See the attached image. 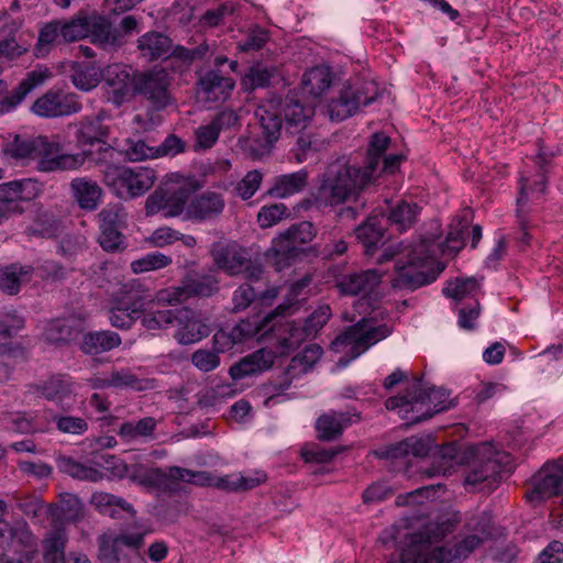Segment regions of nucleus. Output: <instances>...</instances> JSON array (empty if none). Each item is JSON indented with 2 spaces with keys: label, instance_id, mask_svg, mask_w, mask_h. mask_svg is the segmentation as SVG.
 I'll return each mask as SVG.
<instances>
[{
  "label": "nucleus",
  "instance_id": "f257e3e1",
  "mask_svg": "<svg viewBox=\"0 0 563 563\" xmlns=\"http://www.w3.org/2000/svg\"><path fill=\"white\" fill-rule=\"evenodd\" d=\"M432 228L434 232L423 235L417 244L399 242L384 251V260H395L396 286L415 289L434 282L445 268L439 256H454L463 247L467 220L452 223L445 241L441 243H434L439 238V224L434 222Z\"/></svg>",
  "mask_w": 563,
  "mask_h": 563
},
{
  "label": "nucleus",
  "instance_id": "f03ea898",
  "mask_svg": "<svg viewBox=\"0 0 563 563\" xmlns=\"http://www.w3.org/2000/svg\"><path fill=\"white\" fill-rule=\"evenodd\" d=\"M390 139L375 133L368 144L363 169L355 167L344 157L329 164L322 176L317 199L324 206H336L358 196L369 184L384 174H394L402 159L401 155H384Z\"/></svg>",
  "mask_w": 563,
  "mask_h": 563
},
{
  "label": "nucleus",
  "instance_id": "7ed1b4c3",
  "mask_svg": "<svg viewBox=\"0 0 563 563\" xmlns=\"http://www.w3.org/2000/svg\"><path fill=\"white\" fill-rule=\"evenodd\" d=\"M3 153L7 157L22 165L37 161V168L42 172L77 169L87 158L85 152L62 153L58 144L48 143L42 136L19 134L8 136L3 144Z\"/></svg>",
  "mask_w": 563,
  "mask_h": 563
},
{
  "label": "nucleus",
  "instance_id": "20e7f679",
  "mask_svg": "<svg viewBox=\"0 0 563 563\" xmlns=\"http://www.w3.org/2000/svg\"><path fill=\"white\" fill-rule=\"evenodd\" d=\"M137 21L133 15L124 16L114 24L102 15L78 16L60 24V36L65 42H75L90 37L91 42L107 47H118L125 43L126 36L136 30Z\"/></svg>",
  "mask_w": 563,
  "mask_h": 563
},
{
  "label": "nucleus",
  "instance_id": "39448f33",
  "mask_svg": "<svg viewBox=\"0 0 563 563\" xmlns=\"http://www.w3.org/2000/svg\"><path fill=\"white\" fill-rule=\"evenodd\" d=\"M452 406L450 395L444 388L428 387L421 380H415L407 387L404 396L389 397L387 410H398L401 419L410 423L427 420Z\"/></svg>",
  "mask_w": 563,
  "mask_h": 563
},
{
  "label": "nucleus",
  "instance_id": "423d86ee",
  "mask_svg": "<svg viewBox=\"0 0 563 563\" xmlns=\"http://www.w3.org/2000/svg\"><path fill=\"white\" fill-rule=\"evenodd\" d=\"M471 457L464 486L470 492H492L503 473L510 472V456L496 450L489 443H482L467 450Z\"/></svg>",
  "mask_w": 563,
  "mask_h": 563
},
{
  "label": "nucleus",
  "instance_id": "0eeeda50",
  "mask_svg": "<svg viewBox=\"0 0 563 563\" xmlns=\"http://www.w3.org/2000/svg\"><path fill=\"white\" fill-rule=\"evenodd\" d=\"M390 333L391 328L387 324L374 325L371 319L363 317L332 342V350L342 354L336 361V366L339 368L347 366L353 360L362 355L372 345L386 339Z\"/></svg>",
  "mask_w": 563,
  "mask_h": 563
},
{
  "label": "nucleus",
  "instance_id": "6e6552de",
  "mask_svg": "<svg viewBox=\"0 0 563 563\" xmlns=\"http://www.w3.org/2000/svg\"><path fill=\"white\" fill-rule=\"evenodd\" d=\"M0 563H40L36 539L24 521H0Z\"/></svg>",
  "mask_w": 563,
  "mask_h": 563
},
{
  "label": "nucleus",
  "instance_id": "1a4fd4ad",
  "mask_svg": "<svg viewBox=\"0 0 563 563\" xmlns=\"http://www.w3.org/2000/svg\"><path fill=\"white\" fill-rule=\"evenodd\" d=\"M49 515L55 523L43 540V558L45 563H65V547L67 543L66 530L57 526V521H74L80 515V503L67 495L57 505L48 507Z\"/></svg>",
  "mask_w": 563,
  "mask_h": 563
},
{
  "label": "nucleus",
  "instance_id": "9d476101",
  "mask_svg": "<svg viewBox=\"0 0 563 563\" xmlns=\"http://www.w3.org/2000/svg\"><path fill=\"white\" fill-rule=\"evenodd\" d=\"M101 174L103 183L123 199L142 196L155 181L154 170L145 167L106 165Z\"/></svg>",
  "mask_w": 563,
  "mask_h": 563
},
{
  "label": "nucleus",
  "instance_id": "9b49d317",
  "mask_svg": "<svg viewBox=\"0 0 563 563\" xmlns=\"http://www.w3.org/2000/svg\"><path fill=\"white\" fill-rule=\"evenodd\" d=\"M316 235L312 223L302 221L292 224L273 240L271 252L273 265L277 271L289 265V261L298 255L300 246L309 243Z\"/></svg>",
  "mask_w": 563,
  "mask_h": 563
},
{
  "label": "nucleus",
  "instance_id": "f8f14e48",
  "mask_svg": "<svg viewBox=\"0 0 563 563\" xmlns=\"http://www.w3.org/2000/svg\"><path fill=\"white\" fill-rule=\"evenodd\" d=\"M211 255L218 268L229 275L244 274L249 279H258L262 275V267L254 264L247 252L236 244L216 243L212 245Z\"/></svg>",
  "mask_w": 563,
  "mask_h": 563
},
{
  "label": "nucleus",
  "instance_id": "ddd939ff",
  "mask_svg": "<svg viewBox=\"0 0 563 563\" xmlns=\"http://www.w3.org/2000/svg\"><path fill=\"white\" fill-rule=\"evenodd\" d=\"M382 273L377 269H367L358 273L345 274L335 282L339 292L346 296H358L362 298L355 305L360 314H366L371 307L369 297L379 285Z\"/></svg>",
  "mask_w": 563,
  "mask_h": 563
},
{
  "label": "nucleus",
  "instance_id": "4468645a",
  "mask_svg": "<svg viewBox=\"0 0 563 563\" xmlns=\"http://www.w3.org/2000/svg\"><path fill=\"white\" fill-rule=\"evenodd\" d=\"M169 85V75L164 69L155 68L133 77V90L148 100L156 110L164 109L172 103Z\"/></svg>",
  "mask_w": 563,
  "mask_h": 563
},
{
  "label": "nucleus",
  "instance_id": "2eb2a0df",
  "mask_svg": "<svg viewBox=\"0 0 563 563\" xmlns=\"http://www.w3.org/2000/svg\"><path fill=\"white\" fill-rule=\"evenodd\" d=\"M376 88L373 85L362 89L351 86L342 88L328 103L331 121H343L356 113L361 106H368L375 100Z\"/></svg>",
  "mask_w": 563,
  "mask_h": 563
},
{
  "label": "nucleus",
  "instance_id": "dca6fc26",
  "mask_svg": "<svg viewBox=\"0 0 563 563\" xmlns=\"http://www.w3.org/2000/svg\"><path fill=\"white\" fill-rule=\"evenodd\" d=\"M81 106L77 96L63 89H49L32 104V112L42 118H56L78 112Z\"/></svg>",
  "mask_w": 563,
  "mask_h": 563
},
{
  "label": "nucleus",
  "instance_id": "f3484780",
  "mask_svg": "<svg viewBox=\"0 0 563 563\" xmlns=\"http://www.w3.org/2000/svg\"><path fill=\"white\" fill-rule=\"evenodd\" d=\"M218 289V282L209 275H190L180 285L161 289V300L181 303L194 297H209Z\"/></svg>",
  "mask_w": 563,
  "mask_h": 563
},
{
  "label": "nucleus",
  "instance_id": "a211bd4d",
  "mask_svg": "<svg viewBox=\"0 0 563 563\" xmlns=\"http://www.w3.org/2000/svg\"><path fill=\"white\" fill-rule=\"evenodd\" d=\"M161 290L150 300H142L140 297V320L142 327L147 331H162L170 328L177 319L174 310L168 306L177 305L176 301H163L159 298Z\"/></svg>",
  "mask_w": 563,
  "mask_h": 563
},
{
  "label": "nucleus",
  "instance_id": "6ab92c4d",
  "mask_svg": "<svg viewBox=\"0 0 563 563\" xmlns=\"http://www.w3.org/2000/svg\"><path fill=\"white\" fill-rule=\"evenodd\" d=\"M532 489L527 493V498L539 501L553 496L562 498L563 490V464H545L532 478Z\"/></svg>",
  "mask_w": 563,
  "mask_h": 563
},
{
  "label": "nucleus",
  "instance_id": "aec40b11",
  "mask_svg": "<svg viewBox=\"0 0 563 563\" xmlns=\"http://www.w3.org/2000/svg\"><path fill=\"white\" fill-rule=\"evenodd\" d=\"M107 86V99L109 102L120 107L125 102L133 90V78L131 69L122 64L109 65L102 75Z\"/></svg>",
  "mask_w": 563,
  "mask_h": 563
},
{
  "label": "nucleus",
  "instance_id": "412c9836",
  "mask_svg": "<svg viewBox=\"0 0 563 563\" xmlns=\"http://www.w3.org/2000/svg\"><path fill=\"white\" fill-rule=\"evenodd\" d=\"M169 479L191 483L201 486H216L227 490H239L240 474H230L223 477H211L207 472H195L187 468L172 466L167 471Z\"/></svg>",
  "mask_w": 563,
  "mask_h": 563
},
{
  "label": "nucleus",
  "instance_id": "4be33fe9",
  "mask_svg": "<svg viewBox=\"0 0 563 563\" xmlns=\"http://www.w3.org/2000/svg\"><path fill=\"white\" fill-rule=\"evenodd\" d=\"M176 321L174 338L181 345L198 343L211 332L208 320L195 311H186Z\"/></svg>",
  "mask_w": 563,
  "mask_h": 563
},
{
  "label": "nucleus",
  "instance_id": "5701e85b",
  "mask_svg": "<svg viewBox=\"0 0 563 563\" xmlns=\"http://www.w3.org/2000/svg\"><path fill=\"white\" fill-rule=\"evenodd\" d=\"M331 317V308L328 305L318 307L310 317L305 321L302 329L295 325H287L289 336L283 338L280 344L285 349H294L300 342L310 335H316L317 332L328 322Z\"/></svg>",
  "mask_w": 563,
  "mask_h": 563
},
{
  "label": "nucleus",
  "instance_id": "b1692460",
  "mask_svg": "<svg viewBox=\"0 0 563 563\" xmlns=\"http://www.w3.org/2000/svg\"><path fill=\"white\" fill-rule=\"evenodd\" d=\"M86 316L82 313L69 314L51 321L45 330L44 338L51 343H65L76 339L85 329Z\"/></svg>",
  "mask_w": 563,
  "mask_h": 563
},
{
  "label": "nucleus",
  "instance_id": "393cba45",
  "mask_svg": "<svg viewBox=\"0 0 563 563\" xmlns=\"http://www.w3.org/2000/svg\"><path fill=\"white\" fill-rule=\"evenodd\" d=\"M261 329L256 322L250 320H242L231 329H221L212 338L214 350L220 353L230 351L235 345L258 334Z\"/></svg>",
  "mask_w": 563,
  "mask_h": 563
},
{
  "label": "nucleus",
  "instance_id": "a878e982",
  "mask_svg": "<svg viewBox=\"0 0 563 563\" xmlns=\"http://www.w3.org/2000/svg\"><path fill=\"white\" fill-rule=\"evenodd\" d=\"M223 197L213 191H206L192 198L187 207V220L207 221L220 216L224 209Z\"/></svg>",
  "mask_w": 563,
  "mask_h": 563
},
{
  "label": "nucleus",
  "instance_id": "bb28decb",
  "mask_svg": "<svg viewBox=\"0 0 563 563\" xmlns=\"http://www.w3.org/2000/svg\"><path fill=\"white\" fill-rule=\"evenodd\" d=\"M234 81L221 76L218 71L209 70L200 77L198 82V97L206 102L224 101L232 91Z\"/></svg>",
  "mask_w": 563,
  "mask_h": 563
},
{
  "label": "nucleus",
  "instance_id": "cd10ccee",
  "mask_svg": "<svg viewBox=\"0 0 563 563\" xmlns=\"http://www.w3.org/2000/svg\"><path fill=\"white\" fill-rule=\"evenodd\" d=\"M71 198L85 211H95L102 201L103 190L88 177H76L69 184Z\"/></svg>",
  "mask_w": 563,
  "mask_h": 563
},
{
  "label": "nucleus",
  "instance_id": "c85d7f7f",
  "mask_svg": "<svg viewBox=\"0 0 563 563\" xmlns=\"http://www.w3.org/2000/svg\"><path fill=\"white\" fill-rule=\"evenodd\" d=\"M143 542V534L141 533H122L114 534L111 531L104 532L98 537V558L104 563H115L117 545H125L128 549L136 550Z\"/></svg>",
  "mask_w": 563,
  "mask_h": 563
},
{
  "label": "nucleus",
  "instance_id": "c756f323",
  "mask_svg": "<svg viewBox=\"0 0 563 563\" xmlns=\"http://www.w3.org/2000/svg\"><path fill=\"white\" fill-rule=\"evenodd\" d=\"M41 395L63 410H69L74 404V383L67 376H53L40 387Z\"/></svg>",
  "mask_w": 563,
  "mask_h": 563
},
{
  "label": "nucleus",
  "instance_id": "7c9ffc66",
  "mask_svg": "<svg viewBox=\"0 0 563 563\" xmlns=\"http://www.w3.org/2000/svg\"><path fill=\"white\" fill-rule=\"evenodd\" d=\"M275 360V353L267 349H260L252 354L243 357L240 362L230 367L229 374L234 380L246 376L262 373L272 367Z\"/></svg>",
  "mask_w": 563,
  "mask_h": 563
},
{
  "label": "nucleus",
  "instance_id": "2f4dec72",
  "mask_svg": "<svg viewBox=\"0 0 563 563\" xmlns=\"http://www.w3.org/2000/svg\"><path fill=\"white\" fill-rule=\"evenodd\" d=\"M537 177H538V179L534 180L533 187L530 185V181L528 178L522 177L520 179L519 197L517 198V205H518L517 218H518V223H519V225L521 228V232H522V234L520 236V241L525 244L529 243V234L527 232L528 221L526 219L523 206L526 205V202L528 201L530 196L533 198H538L539 196L544 194L545 187H547L544 173L543 172L539 173Z\"/></svg>",
  "mask_w": 563,
  "mask_h": 563
},
{
  "label": "nucleus",
  "instance_id": "473e14b6",
  "mask_svg": "<svg viewBox=\"0 0 563 563\" xmlns=\"http://www.w3.org/2000/svg\"><path fill=\"white\" fill-rule=\"evenodd\" d=\"M52 73L46 67H36L30 71L20 85L3 99V107L11 110L20 104L24 98L36 87L49 79Z\"/></svg>",
  "mask_w": 563,
  "mask_h": 563
},
{
  "label": "nucleus",
  "instance_id": "72a5a7b5",
  "mask_svg": "<svg viewBox=\"0 0 563 563\" xmlns=\"http://www.w3.org/2000/svg\"><path fill=\"white\" fill-rule=\"evenodd\" d=\"M140 296L129 297L117 302L109 311V321L118 329H130L140 319Z\"/></svg>",
  "mask_w": 563,
  "mask_h": 563
},
{
  "label": "nucleus",
  "instance_id": "f704fd0d",
  "mask_svg": "<svg viewBox=\"0 0 563 563\" xmlns=\"http://www.w3.org/2000/svg\"><path fill=\"white\" fill-rule=\"evenodd\" d=\"M32 277L33 267L30 265L12 264L0 268V290L8 295H15Z\"/></svg>",
  "mask_w": 563,
  "mask_h": 563
},
{
  "label": "nucleus",
  "instance_id": "c9c22d12",
  "mask_svg": "<svg viewBox=\"0 0 563 563\" xmlns=\"http://www.w3.org/2000/svg\"><path fill=\"white\" fill-rule=\"evenodd\" d=\"M121 338L112 331H95L84 334L81 350L89 355H98L118 347Z\"/></svg>",
  "mask_w": 563,
  "mask_h": 563
},
{
  "label": "nucleus",
  "instance_id": "e433bc0d",
  "mask_svg": "<svg viewBox=\"0 0 563 563\" xmlns=\"http://www.w3.org/2000/svg\"><path fill=\"white\" fill-rule=\"evenodd\" d=\"M357 420L356 415L351 416L344 412L323 415L317 420L316 424L319 438L322 440H332L341 434L344 428Z\"/></svg>",
  "mask_w": 563,
  "mask_h": 563
},
{
  "label": "nucleus",
  "instance_id": "4c0bfd02",
  "mask_svg": "<svg viewBox=\"0 0 563 563\" xmlns=\"http://www.w3.org/2000/svg\"><path fill=\"white\" fill-rule=\"evenodd\" d=\"M385 224L383 216H373L356 229V236L363 243L366 254H372L383 240Z\"/></svg>",
  "mask_w": 563,
  "mask_h": 563
},
{
  "label": "nucleus",
  "instance_id": "58836bf2",
  "mask_svg": "<svg viewBox=\"0 0 563 563\" xmlns=\"http://www.w3.org/2000/svg\"><path fill=\"white\" fill-rule=\"evenodd\" d=\"M137 48L148 60L165 57L172 48L170 40L162 33L148 32L137 40Z\"/></svg>",
  "mask_w": 563,
  "mask_h": 563
},
{
  "label": "nucleus",
  "instance_id": "ea45409f",
  "mask_svg": "<svg viewBox=\"0 0 563 563\" xmlns=\"http://www.w3.org/2000/svg\"><path fill=\"white\" fill-rule=\"evenodd\" d=\"M308 180V173L301 169L296 173L280 175L275 178L273 187L268 194L276 198H287L301 191Z\"/></svg>",
  "mask_w": 563,
  "mask_h": 563
},
{
  "label": "nucleus",
  "instance_id": "a19ab883",
  "mask_svg": "<svg viewBox=\"0 0 563 563\" xmlns=\"http://www.w3.org/2000/svg\"><path fill=\"white\" fill-rule=\"evenodd\" d=\"M283 113L288 128L303 130L311 121L314 110L311 106H305L298 100L288 98L283 107Z\"/></svg>",
  "mask_w": 563,
  "mask_h": 563
},
{
  "label": "nucleus",
  "instance_id": "79ce46f5",
  "mask_svg": "<svg viewBox=\"0 0 563 563\" xmlns=\"http://www.w3.org/2000/svg\"><path fill=\"white\" fill-rule=\"evenodd\" d=\"M60 232V222L49 210L38 208L33 223L29 227V235L52 239Z\"/></svg>",
  "mask_w": 563,
  "mask_h": 563
},
{
  "label": "nucleus",
  "instance_id": "37998d69",
  "mask_svg": "<svg viewBox=\"0 0 563 563\" xmlns=\"http://www.w3.org/2000/svg\"><path fill=\"white\" fill-rule=\"evenodd\" d=\"M103 71L92 63L75 64L71 68V81L77 89L89 91L98 86Z\"/></svg>",
  "mask_w": 563,
  "mask_h": 563
},
{
  "label": "nucleus",
  "instance_id": "c03bdc74",
  "mask_svg": "<svg viewBox=\"0 0 563 563\" xmlns=\"http://www.w3.org/2000/svg\"><path fill=\"white\" fill-rule=\"evenodd\" d=\"M43 418L46 420L47 428L51 422H55L57 430L62 433L80 435L88 430V422L80 417L57 415L49 409H43Z\"/></svg>",
  "mask_w": 563,
  "mask_h": 563
},
{
  "label": "nucleus",
  "instance_id": "a18cd8bd",
  "mask_svg": "<svg viewBox=\"0 0 563 563\" xmlns=\"http://www.w3.org/2000/svg\"><path fill=\"white\" fill-rule=\"evenodd\" d=\"M10 423V428L19 433L45 432L47 430L43 410L15 413L11 417Z\"/></svg>",
  "mask_w": 563,
  "mask_h": 563
},
{
  "label": "nucleus",
  "instance_id": "49530a36",
  "mask_svg": "<svg viewBox=\"0 0 563 563\" xmlns=\"http://www.w3.org/2000/svg\"><path fill=\"white\" fill-rule=\"evenodd\" d=\"M255 114L260 120L267 142H275L279 137L282 129V119L275 106L272 102L263 104L258 107Z\"/></svg>",
  "mask_w": 563,
  "mask_h": 563
},
{
  "label": "nucleus",
  "instance_id": "de8ad7c7",
  "mask_svg": "<svg viewBox=\"0 0 563 563\" xmlns=\"http://www.w3.org/2000/svg\"><path fill=\"white\" fill-rule=\"evenodd\" d=\"M59 468L74 478L98 482L104 477L103 472L93 464H81L70 457H63L58 463Z\"/></svg>",
  "mask_w": 563,
  "mask_h": 563
},
{
  "label": "nucleus",
  "instance_id": "09e8293b",
  "mask_svg": "<svg viewBox=\"0 0 563 563\" xmlns=\"http://www.w3.org/2000/svg\"><path fill=\"white\" fill-rule=\"evenodd\" d=\"M479 286V280L475 277H456L448 282L446 286L443 288V294L455 301H462L476 296Z\"/></svg>",
  "mask_w": 563,
  "mask_h": 563
},
{
  "label": "nucleus",
  "instance_id": "8fccbe9b",
  "mask_svg": "<svg viewBox=\"0 0 563 563\" xmlns=\"http://www.w3.org/2000/svg\"><path fill=\"white\" fill-rule=\"evenodd\" d=\"M91 503L101 514L113 518L119 516L120 511L131 512L133 510L131 504L109 493H95Z\"/></svg>",
  "mask_w": 563,
  "mask_h": 563
},
{
  "label": "nucleus",
  "instance_id": "3c124183",
  "mask_svg": "<svg viewBox=\"0 0 563 563\" xmlns=\"http://www.w3.org/2000/svg\"><path fill=\"white\" fill-rule=\"evenodd\" d=\"M418 214L419 208L416 203L401 201L390 210L387 221L402 232L416 222Z\"/></svg>",
  "mask_w": 563,
  "mask_h": 563
},
{
  "label": "nucleus",
  "instance_id": "603ef678",
  "mask_svg": "<svg viewBox=\"0 0 563 563\" xmlns=\"http://www.w3.org/2000/svg\"><path fill=\"white\" fill-rule=\"evenodd\" d=\"M302 85L307 92L319 96L331 85V73L328 67L318 66L307 70L302 77Z\"/></svg>",
  "mask_w": 563,
  "mask_h": 563
},
{
  "label": "nucleus",
  "instance_id": "864d4df0",
  "mask_svg": "<svg viewBox=\"0 0 563 563\" xmlns=\"http://www.w3.org/2000/svg\"><path fill=\"white\" fill-rule=\"evenodd\" d=\"M167 189V213L164 217H178L185 214L187 219V207L190 202L191 190L184 186H178L173 189Z\"/></svg>",
  "mask_w": 563,
  "mask_h": 563
},
{
  "label": "nucleus",
  "instance_id": "5fc2aeb1",
  "mask_svg": "<svg viewBox=\"0 0 563 563\" xmlns=\"http://www.w3.org/2000/svg\"><path fill=\"white\" fill-rule=\"evenodd\" d=\"M429 449L430 443L428 440L411 437L389 448L387 456L391 459H397L401 455L423 456L428 454Z\"/></svg>",
  "mask_w": 563,
  "mask_h": 563
},
{
  "label": "nucleus",
  "instance_id": "6e6d98bb",
  "mask_svg": "<svg viewBox=\"0 0 563 563\" xmlns=\"http://www.w3.org/2000/svg\"><path fill=\"white\" fill-rule=\"evenodd\" d=\"M156 427V420L152 417H145L139 421H126L120 426L119 435L125 441H132L137 438L150 437Z\"/></svg>",
  "mask_w": 563,
  "mask_h": 563
},
{
  "label": "nucleus",
  "instance_id": "4d7b16f0",
  "mask_svg": "<svg viewBox=\"0 0 563 563\" xmlns=\"http://www.w3.org/2000/svg\"><path fill=\"white\" fill-rule=\"evenodd\" d=\"M92 463L98 466L108 478H123L129 474V465L115 455H95Z\"/></svg>",
  "mask_w": 563,
  "mask_h": 563
},
{
  "label": "nucleus",
  "instance_id": "13d9d810",
  "mask_svg": "<svg viewBox=\"0 0 563 563\" xmlns=\"http://www.w3.org/2000/svg\"><path fill=\"white\" fill-rule=\"evenodd\" d=\"M437 456V465L434 466L433 473L431 475H448L453 471L455 464L463 462V459L460 456L457 446L453 443H449L442 446L438 451Z\"/></svg>",
  "mask_w": 563,
  "mask_h": 563
},
{
  "label": "nucleus",
  "instance_id": "bf43d9fd",
  "mask_svg": "<svg viewBox=\"0 0 563 563\" xmlns=\"http://www.w3.org/2000/svg\"><path fill=\"white\" fill-rule=\"evenodd\" d=\"M172 257L161 252L147 253L144 256L131 263V269L134 274L147 273L167 267L172 264Z\"/></svg>",
  "mask_w": 563,
  "mask_h": 563
},
{
  "label": "nucleus",
  "instance_id": "052dcab7",
  "mask_svg": "<svg viewBox=\"0 0 563 563\" xmlns=\"http://www.w3.org/2000/svg\"><path fill=\"white\" fill-rule=\"evenodd\" d=\"M108 135V128L104 126L99 118L81 122L77 139L81 144H92L101 142Z\"/></svg>",
  "mask_w": 563,
  "mask_h": 563
},
{
  "label": "nucleus",
  "instance_id": "680f3d73",
  "mask_svg": "<svg viewBox=\"0 0 563 563\" xmlns=\"http://www.w3.org/2000/svg\"><path fill=\"white\" fill-rule=\"evenodd\" d=\"M112 387H126L133 390H146L152 387L150 380L136 377L130 369L113 371L110 373Z\"/></svg>",
  "mask_w": 563,
  "mask_h": 563
},
{
  "label": "nucleus",
  "instance_id": "e2e57ef3",
  "mask_svg": "<svg viewBox=\"0 0 563 563\" xmlns=\"http://www.w3.org/2000/svg\"><path fill=\"white\" fill-rule=\"evenodd\" d=\"M18 203L19 199L13 180L0 184V221L10 213L20 212L21 209Z\"/></svg>",
  "mask_w": 563,
  "mask_h": 563
},
{
  "label": "nucleus",
  "instance_id": "0e129e2a",
  "mask_svg": "<svg viewBox=\"0 0 563 563\" xmlns=\"http://www.w3.org/2000/svg\"><path fill=\"white\" fill-rule=\"evenodd\" d=\"M129 161L140 162L159 156V150L147 145L142 140H128L123 148Z\"/></svg>",
  "mask_w": 563,
  "mask_h": 563
},
{
  "label": "nucleus",
  "instance_id": "69168bd1",
  "mask_svg": "<svg viewBox=\"0 0 563 563\" xmlns=\"http://www.w3.org/2000/svg\"><path fill=\"white\" fill-rule=\"evenodd\" d=\"M288 216V209L284 203L263 206L257 213V222L261 228H271Z\"/></svg>",
  "mask_w": 563,
  "mask_h": 563
},
{
  "label": "nucleus",
  "instance_id": "338daca9",
  "mask_svg": "<svg viewBox=\"0 0 563 563\" xmlns=\"http://www.w3.org/2000/svg\"><path fill=\"white\" fill-rule=\"evenodd\" d=\"M19 202H29L43 194L44 186L34 178L13 180Z\"/></svg>",
  "mask_w": 563,
  "mask_h": 563
},
{
  "label": "nucleus",
  "instance_id": "774afa93",
  "mask_svg": "<svg viewBox=\"0 0 563 563\" xmlns=\"http://www.w3.org/2000/svg\"><path fill=\"white\" fill-rule=\"evenodd\" d=\"M263 181V174L253 169L246 173V175L238 183L235 191L240 198L247 200L252 198L255 192L260 189Z\"/></svg>",
  "mask_w": 563,
  "mask_h": 563
}]
</instances>
